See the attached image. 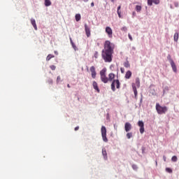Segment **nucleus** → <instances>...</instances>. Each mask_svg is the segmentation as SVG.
<instances>
[{"mask_svg":"<svg viewBox=\"0 0 179 179\" xmlns=\"http://www.w3.org/2000/svg\"><path fill=\"white\" fill-rule=\"evenodd\" d=\"M50 69H52V71H55L57 67L55 65H52L50 66Z\"/></svg>","mask_w":179,"mask_h":179,"instance_id":"32","label":"nucleus"},{"mask_svg":"<svg viewBox=\"0 0 179 179\" xmlns=\"http://www.w3.org/2000/svg\"><path fill=\"white\" fill-rule=\"evenodd\" d=\"M172 162H177L178 159H177V156H173L171 158Z\"/></svg>","mask_w":179,"mask_h":179,"instance_id":"29","label":"nucleus"},{"mask_svg":"<svg viewBox=\"0 0 179 179\" xmlns=\"http://www.w3.org/2000/svg\"><path fill=\"white\" fill-rule=\"evenodd\" d=\"M94 58H98L99 57V52H95L94 54Z\"/></svg>","mask_w":179,"mask_h":179,"instance_id":"31","label":"nucleus"},{"mask_svg":"<svg viewBox=\"0 0 179 179\" xmlns=\"http://www.w3.org/2000/svg\"><path fill=\"white\" fill-rule=\"evenodd\" d=\"M102 155L103 156V159H105V160H107V151L106 150V149H102Z\"/></svg>","mask_w":179,"mask_h":179,"instance_id":"18","label":"nucleus"},{"mask_svg":"<svg viewBox=\"0 0 179 179\" xmlns=\"http://www.w3.org/2000/svg\"><path fill=\"white\" fill-rule=\"evenodd\" d=\"M174 5H175L176 8H178V3L175 2V3H174Z\"/></svg>","mask_w":179,"mask_h":179,"instance_id":"39","label":"nucleus"},{"mask_svg":"<svg viewBox=\"0 0 179 179\" xmlns=\"http://www.w3.org/2000/svg\"><path fill=\"white\" fill-rule=\"evenodd\" d=\"M115 78V74L110 73L108 74V82H112L110 87H111V90H113V92H115V85H116V88L117 89H120V85L121 83H120V80L117 79V80H114V78Z\"/></svg>","mask_w":179,"mask_h":179,"instance_id":"1","label":"nucleus"},{"mask_svg":"<svg viewBox=\"0 0 179 179\" xmlns=\"http://www.w3.org/2000/svg\"><path fill=\"white\" fill-rule=\"evenodd\" d=\"M138 125L140 127V134L145 132V124L142 120L138 122Z\"/></svg>","mask_w":179,"mask_h":179,"instance_id":"8","label":"nucleus"},{"mask_svg":"<svg viewBox=\"0 0 179 179\" xmlns=\"http://www.w3.org/2000/svg\"><path fill=\"white\" fill-rule=\"evenodd\" d=\"M106 33L108 34L110 38H113V29L110 27H106Z\"/></svg>","mask_w":179,"mask_h":179,"instance_id":"12","label":"nucleus"},{"mask_svg":"<svg viewBox=\"0 0 179 179\" xmlns=\"http://www.w3.org/2000/svg\"><path fill=\"white\" fill-rule=\"evenodd\" d=\"M155 3V5H159L160 3V0H148V5L152 6Z\"/></svg>","mask_w":179,"mask_h":179,"instance_id":"11","label":"nucleus"},{"mask_svg":"<svg viewBox=\"0 0 179 179\" xmlns=\"http://www.w3.org/2000/svg\"><path fill=\"white\" fill-rule=\"evenodd\" d=\"M168 59H169V62L173 72L177 73V66H176V63H174V61L171 59V57L170 55L168 56Z\"/></svg>","mask_w":179,"mask_h":179,"instance_id":"7","label":"nucleus"},{"mask_svg":"<svg viewBox=\"0 0 179 179\" xmlns=\"http://www.w3.org/2000/svg\"><path fill=\"white\" fill-rule=\"evenodd\" d=\"M128 37L130 40V41H132L134 39L132 38V36H131V34H128Z\"/></svg>","mask_w":179,"mask_h":179,"instance_id":"34","label":"nucleus"},{"mask_svg":"<svg viewBox=\"0 0 179 179\" xmlns=\"http://www.w3.org/2000/svg\"><path fill=\"white\" fill-rule=\"evenodd\" d=\"M166 159H167V158L166 157V156H164V157H163V159H164V162H166Z\"/></svg>","mask_w":179,"mask_h":179,"instance_id":"41","label":"nucleus"},{"mask_svg":"<svg viewBox=\"0 0 179 179\" xmlns=\"http://www.w3.org/2000/svg\"><path fill=\"white\" fill-rule=\"evenodd\" d=\"M132 135H133L132 132H129L126 134V136H127V139H131V138L132 137Z\"/></svg>","mask_w":179,"mask_h":179,"instance_id":"27","label":"nucleus"},{"mask_svg":"<svg viewBox=\"0 0 179 179\" xmlns=\"http://www.w3.org/2000/svg\"><path fill=\"white\" fill-rule=\"evenodd\" d=\"M132 169H133L134 170H138V166H136V165H135V164H133V165H132Z\"/></svg>","mask_w":179,"mask_h":179,"instance_id":"33","label":"nucleus"},{"mask_svg":"<svg viewBox=\"0 0 179 179\" xmlns=\"http://www.w3.org/2000/svg\"><path fill=\"white\" fill-rule=\"evenodd\" d=\"M45 5L46 6H51V1H50V0H45Z\"/></svg>","mask_w":179,"mask_h":179,"instance_id":"21","label":"nucleus"},{"mask_svg":"<svg viewBox=\"0 0 179 179\" xmlns=\"http://www.w3.org/2000/svg\"><path fill=\"white\" fill-rule=\"evenodd\" d=\"M67 87H69V89H71V85L69 84H68Z\"/></svg>","mask_w":179,"mask_h":179,"instance_id":"45","label":"nucleus"},{"mask_svg":"<svg viewBox=\"0 0 179 179\" xmlns=\"http://www.w3.org/2000/svg\"><path fill=\"white\" fill-rule=\"evenodd\" d=\"M121 10V6H119L118 7H117V10Z\"/></svg>","mask_w":179,"mask_h":179,"instance_id":"43","label":"nucleus"},{"mask_svg":"<svg viewBox=\"0 0 179 179\" xmlns=\"http://www.w3.org/2000/svg\"><path fill=\"white\" fill-rule=\"evenodd\" d=\"M70 42H71V44L73 47V48H74V50H76V45L75 43H73V41H72V38H70Z\"/></svg>","mask_w":179,"mask_h":179,"instance_id":"22","label":"nucleus"},{"mask_svg":"<svg viewBox=\"0 0 179 179\" xmlns=\"http://www.w3.org/2000/svg\"><path fill=\"white\" fill-rule=\"evenodd\" d=\"M121 30L122 31H127V27H123L122 28H121Z\"/></svg>","mask_w":179,"mask_h":179,"instance_id":"36","label":"nucleus"},{"mask_svg":"<svg viewBox=\"0 0 179 179\" xmlns=\"http://www.w3.org/2000/svg\"><path fill=\"white\" fill-rule=\"evenodd\" d=\"M136 12H141V10H142V6H136Z\"/></svg>","mask_w":179,"mask_h":179,"instance_id":"26","label":"nucleus"},{"mask_svg":"<svg viewBox=\"0 0 179 179\" xmlns=\"http://www.w3.org/2000/svg\"><path fill=\"white\" fill-rule=\"evenodd\" d=\"M155 108H156L157 113L160 115L166 114V113H167V110H168L166 106H160V103H156Z\"/></svg>","mask_w":179,"mask_h":179,"instance_id":"4","label":"nucleus"},{"mask_svg":"<svg viewBox=\"0 0 179 179\" xmlns=\"http://www.w3.org/2000/svg\"><path fill=\"white\" fill-rule=\"evenodd\" d=\"M113 54L110 52L102 50L101 56L105 62H111L113 61Z\"/></svg>","mask_w":179,"mask_h":179,"instance_id":"3","label":"nucleus"},{"mask_svg":"<svg viewBox=\"0 0 179 179\" xmlns=\"http://www.w3.org/2000/svg\"><path fill=\"white\" fill-rule=\"evenodd\" d=\"M55 54L56 55H58V52H57V51H55Z\"/></svg>","mask_w":179,"mask_h":179,"instance_id":"46","label":"nucleus"},{"mask_svg":"<svg viewBox=\"0 0 179 179\" xmlns=\"http://www.w3.org/2000/svg\"><path fill=\"white\" fill-rule=\"evenodd\" d=\"M101 132L103 142H108V138H107V129H106V127H101Z\"/></svg>","mask_w":179,"mask_h":179,"instance_id":"6","label":"nucleus"},{"mask_svg":"<svg viewBox=\"0 0 179 179\" xmlns=\"http://www.w3.org/2000/svg\"><path fill=\"white\" fill-rule=\"evenodd\" d=\"M132 76V72L131 71H127L125 74V79H131V77Z\"/></svg>","mask_w":179,"mask_h":179,"instance_id":"16","label":"nucleus"},{"mask_svg":"<svg viewBox=\"0 0 179 179\" xmlns=\"http://www.w3.org/2000/svg\"><path fill=\"white\" fill-rule=\"evenodd\" d=\"M31 23L35 30H37V24H36V20L31 18Z\"/></svg>","mask_w":179,"mask_h":179,"instance_id":"17","label":"nucleus"},{"mask_svg":"<svg viewBox=\"0 0 179 179\" xmlns=\"http://www.w3.org/2000/svg\"><path fill=\"white\" fill-rule=\"evenodd\" d=\"M106 72H107L106 69H103L100 71L101 80L103 82V83H107L108 82V77H107Z\"/></svg>","mask_w":179,"mask_h":179,"instance_id":"5","label":"nucleus"},{"mask_svg":"<svg viewBox=\"0 0 179 179\" xmlns=\"http://www.w3.org/2000/svg\"><path fill=\"white\" fill-rule=\"evenodd\" d=\"M117 15H118L119 17H121V10H117Z\"/></svg>","mask_w":179,"mask_h":179,"instance_id":"37","label":"nucleus"},{"mask_svg":"<svg viewBox=\"0 0 179 179\" xmlns=\"http://www.w3.org/2000/svg\"><path fill=\"white\" fill-rule=\"evenodd\" d=\"M132 89L134 93V99H136V100H138V90H136V85H135L134 83L132 84Z\"/></svg>","mask_w":179,"mask_h":179,"instance_id":"14","label":"nucleus"},{"mask_svg":"<svg viewBox=\"0 0 179 179\" xmlns=\"http://www.w3.org/2000/svg\"><path fill=\"white\" fill-rule=\"evenodd\" d=\"M49 83H50V85H52V80H50Z\"/></svg>","mask_w":179,"mask_h":179,"instance_id":"44","label":"nucleus"},{"mask_svg":"<svg viewBox=\"0 0 179 179\" xmlns=\"http://www.w3.org/2000/svg\"><path fill=\"white\" fill-rule=\"evenodd\" d=\"M173 40L174 41H178V33H175Z\"/></svg>","mask_w":179,"mask_h":179,"instance_id":"23","label":"nucleus"},{"mask_svg":"<svg viewBox=\"0 0 179 179\" xmlns=\"http://www.w3.org/2000/svg\"><path fill=\"white\" fill-rule=\"evenodd\" d=\"M131 129H132V124L129 122H126L124 124V131H126V132H129Z\"/></svg>","mask_w":179,"mask_h":179,"instance_id":"10","label":"nucleus"},{"mask_svg":"<svg viewBox=\"0 0 179 179\" xmlns=\"http://www.w3.org/2000/svg\"><path fill=\"white\" fill-rule=\"evenodd\" d=\"M85 34L87 37H90L91 34H90V27L87 26V24H85Z\"/></svg>","mask_w":179,"mask_h":179,"instance_id":"13","label":"nucleus"},{"mask_svg":"<svg viewBox=\"0 0 179 179\" xmlns=\"http://www.w3.org/2000/svg\"><path fill=\"white\" fill-rule=\"evenodd\" d=\"M54 57L55 56L53 55H51V54L48 55L46 57V61H50L51 58H54Z\"/></svg>","mask_w":179,"mask_h":179,"instance_id":"24","label":"nucleus"},{"mask_svg":"<svg viewBox=\"0 0 179 179\" xmlns=\"http://www.w3.org/2000/svg\"><path fill=\"white\" fill-rule=\"evenodd\" d=\"M80 19H81L80 14H76V22H79V20H80Z\"/></svg>","mask_w":179,"mask_h":179,"instance_id":"25","label":"nucleus"},{"mask_svg":"<svg viewBox=\"0 0 179 179\" xmlns=\"http://www.w3.org/2000/svg\"><path fill=\"white\" fill-rule=\"evenodd\" d=\"M90 71L91 72L92 79H96V76L97 75V73L96 72V68L94 67V66H91Z\"/></svg>","mask_w":179,"mask_h":179,"instance_id":"9","label":"nucleus"},{"mask_svg":"<svg viewBox=\"0 0 179 179\" xmlns=\"http://www.w3.org/2000/svg\"><path fill=\"white\" fill-rule=\"evenodd\" d=\"M56 82L57 83H59V82H61V76H57Z\"/></svg>","mask_w":179,"mask_h":179,"instance_id":"30","label":"nucleus"},{"mask_svg":"<svg viewBox=\"0 0 179 179\" xmlns=\"http://www.w3.org/2000/svg\"><path fill=\"white\" fill-rule=\"evenodd\" d=\"M74 130H75V131H78V130H79V126L75 127Z\"/></svg>","mask_w":179,"mask_h":179,"instance_id":"40","label":"nucleus"},{"mask_svg":"<svg viewBox=\"0 0 179 179\" xmlns=\"http://www.w3.org/2000/svg\"><path fill=\"white\" fill-rule=\"evenodd\" d=\"M124 68H131V64H129V62L126 61L123 64Z\"/></svg>","mask_w":179,"mask_h":179,"instance_id":"19","label":"nucleus"},{"mask_svg":"<svg viewBox=\"0 0 179 179\" xmlns=\"http://www.w3.org/2000/svg\"><path fill=\"white\" fill-rule=\"evenodd\" d=\"M132 15H133V17H135V16H136V13L135 11H134L132 13Z\"/></svg>","mask_w":179,"mask_h":179,"instance_id":"38","label":"nucleus"},{"mask_svg":"<svg viewBox=\"0 0 179 179\" xmlns=\"http://www.w3.org/2000/svg\"><path fill=\"white\" fill-rule=\"evenodd\" d=\"M84 2H87L89 0H83Z\"/></svg>","mask_w":179,"mask_h":179,"instance_id":"47","label":"nucleus"},{"mask_svg":"<svg viewBox=\"0 0 179 179\" xmlns=\"http://www.w3.org/2000/svg\"><path fill=\"white\" fill-rule=\"evenodd\" d=\"M103 47H104V49L102 51L114 53L115 45L113 43H111L110 41H106L103 45Z\"/></svg>","mask_w":179,"mask_h":179,"instance_id":"2","label":"nucleus"},{"mask_svg":"<svg viewBox=\"0 0 179 179\" xmlns=\"http://www.w3.org/2000/svg\"><path fill=\"white\" fill-rule=\"evenodd\" d=\"M166 171H167V173H173V170L170 168H166Z\"/></svg>","mask_w":179,"mask_h":179,"instance_id":"28","label":"nucleus"},{"mask_svg":"<svg viewBox=\"0 0 179 179\" xmlns=\"http://www.w3.org/2000/svg\"><path fill=\"white\" fill-rule=\"evenodd\" d=\"M136 86H137V87H141V80L138 78H136Z\"/></svg>","mask_w":179,"mask_h":179,"instance_id":"20","label":"nucleus"},{"mask_svg":"<svg viewBox=\"0 0 179 179\" xmlns=\"http://www.w3.org/2000/svg\"><path fill=\"white\" fill-rule=\"evenodd\" d=\"M91 6H92V7L94 6V2H92V3H91Z\"/></svg>","mask_w":179,"mask_h":179,"instance_id":"42","label":"nucleus"},{"mask_svg":"<svg viewBox=\"0 0 179 179\" xmlns=\"http://www.w3.org/2000/svg\"><path fill=\"white\" fill-rule=\"evenodd\" d=\"M112 1V2H114V0H111Z\"/></svg>","mask_w":179,"mask_h":179,"instance_id":"49","label":"nucleus"},{"mask_svg":"<svg viewBox=\"0 0 179 179\" xmlns=\"http://www.w3.org/2000/svg\"><path fill=\"white\" fill-rule=\"evenodd\" d=\"M120 71H121V73H125V69L122 67L120 68Z\"/></svg>","mask_w":179,"mask_h":179,"instance_id":"35","label":"nucleus"},{"mask_svg":"<svg viewBox=\"0 0 179 179\" xmlns=\"http://www.w3.org/2000/svg\"><path fill=\"white\" fill-rule=\"evenodd\" d=\"M92 86L94 90H96L97 93H100V89H99V85H97V82L93 81Z\"/></svg>","mask_w":179,"mask_h":179,"instance_id":"15","label":"nucleus"},{"mask_svg":"<svg viewBox=\"0 0 179 179\" xmlns=\"http://www.w3.org/2000/svg\"><path fill=\"white\" fill-rule=\"evenodd\" d=\"M156 166H157V162H156Z\"/></svg>","mask_w":179,"mask_h":179,"instance_id":"48","label":"nucleus"}]
</instances>
